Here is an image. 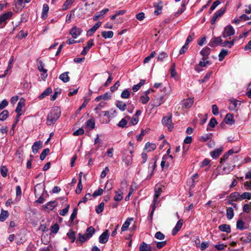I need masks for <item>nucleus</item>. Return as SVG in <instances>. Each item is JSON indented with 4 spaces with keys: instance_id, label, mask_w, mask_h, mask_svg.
I'll return each instance as SVG.
<instances>
[{
    "instance_id": "nucleus-1",
    "label": "nucleus",
    "mask_w": 251,
    "mask_h": 251,
    "mask_svg": "<svg viewBox=\"0 0 251 251\" xmlns=\"http://www.w3.org/2000/svg\"><path fill=\"white\" fill-rule=\"evenodd\" d=\"M61 115V110L59 107H53L47 116V124L48 126L53 125L59 119Z\"/></svg>"
},
{
    "instance_id": "nucleus-2",
    "label": "nucleus",
    "mask_w": 251,
    "mask_h": 251,
    "mask_svg": "<svg viewBox=\"0 0 251 251\" xmlns=\"http://www.w3.org/2000/svg\"><path fill=\"white\" fill-rule=\"evenodd\" d=\"M154 191H155V194H154L153 200L152 210L151 212L150 216H149V218H150L151 219H152V215H153L154 211L155 209L156 204L158 202V197L162 192V189L161 187V185L160 184H156V185L155 186V187H154Z\"/></svg>"
},
{
    "instance_id": "nucleus-3",
    "label": "nucleus",
    "mask_w": 251,
    "mask_h": 251,
    "mask_svg": "<svg viewBox=\"0 0 251 251\" xmlns=\"http://www.w3.org/2000/svg\"><path fill=\"white\" fill-rule=\"evenodd\" d=\"M13 13L11 11L3 13L0 16V24L2 25L0 28H3L6 25L7 21L11 19Z\"/></svg>"
},
{
    "instance_id": "nucleus-4",
    "label": "nucleus",
    "mask_w": 251,
    "mask_h": 251,
    "mask_svg": "<svg viewBox=\"0 0 251 251\" xmlns=\"http://www.w3.org/2000/svg\"><path fill=\"white\" fill-rule=\"evenodd\" d=\"M172 114L168 113L166 116L163 118L162 123L163 125L167 126L168 129L171 131L173 128V125L172 121Z\"/></svg>"
},
{
    "instance_id": "nucleus-5",
    "label": "nucleus",
    "mask_w": 251,
    "mask_h": 251,
    "mask_svg": "<svg viewBox=\"0 0 251 251\" xmlns=\"http://www.w3.org/2000/svg\"><path fill=\"white\" fill-rule=\"evenodd\" d=\"M226 10V7H222L220 8L219 10L217 11L213 16L211 20V24L212 25H214L217 19L221 17L225 13Z\"/></svg>"
},
{
    "instance_id": "nucleus-6",
    "label": "nucleus",
    "mask_w": 251,
    "mask_h": 251,
    "mask_svg": "<svg viewBox=\"0 0 251 251\" xmlns=\"http://www.w3.org/2000/svg\"><path fill=\"white\" fill-rule=\"evenodd\" d=\"M234 33L235 30L233 27L231 25H228L225 27L224 30L222 33V36L223 38H226L234 35Z\"/></svg>"
},
{
    "instance_id": "nucleus-7",
    "label": "nucleus",
    "mask_w": 251,
    "mask_h": 251,
    "mask_svg": "<svg viewBox=\"0 0 251 251\" xmlns=\"http://www.w3.org/2000/svg\"><path fill=\"white\" fill-rule=\"evenodd\" d=\"M240 150H235L234 149H231L225 153L223 157L221 159L220 163L223 164L225 161H226L229 157V155H232L233 153H238Z\"/></svg>"
},
{
    "instance_id": "nucleus-8",
    "label": "nucleus",
    "mask_w": 251,
    "mask_h": 251,
    "mask_svg": "<svg viewBox=\"0 0 251 251\" xmlns=\"http://www.w3.org/2000/svg\"><path fill=\"white\" fill-rule=\"evenodd\" d=\"M222 42L221 36L213 37L209 43V45L211 47H215L218 45L221 46Z\"/></svg>"
},
{
    "instance_id": "nucleus-9",
    "label": "nucleus",
    "mask_w": 251,
    "mask_h": 251,
    "mask_svg": "<svg viewBox=\"0 0 251 251\" xmlns=\"http://www.w3.org/2000/svg\"><path fill=\"white\" fill-rule=\"evenodd\" d=\"M109 232L108 230L106 229L99 237V242L101 244L106 243L109 239Z\"/></svg>"
},
{
    "instance_id": "nucleus-10",
    "label": "nucleus",
    "mask_w": 251,
    "mask_h": 251,
    "mask_svg": "<svg viewBox=\"0 0 251 251\" xmlns=\"http://www.w3.org/2000/svg\"><path fill=\"white\" fill-rule=\"evenodd\" d=\"M108 11V8H105L100 12H96L93 17V20L97 21L99 19L102 18L104 15Z\"/></svg>"
},
{
    "instance_id": "nucleus-11",
    "label": "nucleus",
    "mask_w": 251,
    "mask_h": 251,
    "mask_svg": "<svg viewBox=\"0 0 251 251\" xmlns=\"http://www.w3.org/2000/svg\"><path fill=\"white\" fill-rule=\"evenodd\" d=\"M82 30L81 28L76 26L73 27L70 31V34L72 36L73 38H76L80 35Z\"/></svg>"
},
{
    "instance_id": "nucleus-12",
    "label": "nucleus",
    "mask_w": 251,
    "mask_h": 251,
    "mask_svg": "<svg viewBox=\"0 0 251 251\" xmlns=\"http://www.w3.org/2000/svg\"><path fill=\"white\" fill-rule=\"evenodd\" d=\"M236 227L239 230H242L249 227V224L245 221H237Z\"/></svg>"
},
{
    "instance_id": "nucleus-13",
    "label": "nucleus",
    "mask_w": 251,
    "mask_h": 251,
    "mask_svg": "<svg viewBox=\"0 0 251 251\" xmlns=\"http://www.w3.org/2000/svg\"><path fill=\"white\" fill-rule=\"evenodd\" d=\"M101 22H98L95 24L90 29L87 31V36H91L94 32L97 30V29L101 25Z\"/></svg>"
},
{
    "instance_id": "nucleus-14",
    "label": "nucleus",
    "mask_w": 251,
    "mask_h": 251,
    "mask_svg": "<svg viewBox=\"0 0 251 251\" xmlns=\"http://www.w3.org/2000/svg\"><path fill=\"white\" fill-rule=\"evenodd\" d=\"M94 40L90 39L87 43V46L83 48V49L81 52V54L82 55H85L87 53L90 49L94 45Z\"/></svg>"
},
{
    "instance_id": "nucleus-15",
    "label": "nucleus",
    "mask_w": 251,
    "mask_h": 251,
    "mask_svg": "<svg viewBox=\"0 0 251 251\" xmlns=\"http://www.w3.org/2000/svg\"><path fill=\"white\" fill-rule=\"evenodd\" d=\"M44 188L43 187L41 184H38L35 185L34 188V194L36 197L38 196L43 195Z\"/></svg>"
},
{
    "instance_id": "nucleus-16",
    "label": "nucleus",
    "mask_w": 251,
    "mask_h": 251,
    "mask_svg": "<svg viewBox=\"0 0 251 251\" xmlns=\"http://www.w3.org/2000/svg\"><path fill=\"white\" fill-rule=\"evenodd\" d=\"M241 196L238 192H235L232 193L228 198V201H241Z\"/></svg>"
},
{
    "instance_id": "nucleus-17",
    "label": "nucleus",
    "mask_w": 251,
    "mask_h": 251,
    "mask_svg": "<svg viewBox=\"0 0 251 251\" xmlns=\"http://www.w3.org/2000/svg\"><path fill=\"white\" fill-rule=\"evenodd\" d=\"M210 51L209 48L205 47L200 51V54L202 56V60L204 61L208 58L207 56L210 54Z\"/></svg>"
},
{
    "instance_id": "nucleus-18",
    "label": "nucleus",
    "mask_w": 251,
    "mask_h": 251,
    "mask_svg": "<svg viewBox=\"0 0 251 251\" xmlns=\"http://www.w3.org/2000/svg\"><path fill=\"white\" fill-rule=\"evenodd\" d=\"M43 147V144L42 141H38L35 142L32 147V151L34 153H36L38 150Z\"/></svg>"
},
{
    "instance_id": "nucleus-19",
    "label": "nucleus",
    "mask_w": 251,
    "mask_h": 251,
    "mask_svg": "<svg viewBox=\"0 0 251 251\" xmlns=\"http://www.w3.org/2000/svg\"><path fill=\"white\" fill-rule=\"evenodd\" d=\"M183 224V221H178L175 227L172 230V235H175L177 233V232L180 230Z\"/></svg>"
},
{
    "instance_id": "nucleus-20",
    "label": "nucleus",
    "mask_w": 251,
    "mask_h": 251,
    "mask_svg": "<svg viewBox=\"0 0 251 251\" xmlns=\"http://www.w3.org/2000/svg\"><path fill=\"white\" fill-rule=\"evenodd\" d=\"M223 151V147L216 149L214 151L210 152V155L212 158H216L218 157H219V156L221 154Z\"/></svg>"
},
{
    "instance_id": "nucleus-21",
    "label": "nucleus",
    "mask_w": 251,
    "mask_h": 251,
    "mask_svg": "<svg viewBox=\"0 0 251 251\" xmlns=\"http://www.w3.org/2000/svg\"><path fill=\"white\" fill-rule=\"evenodd\" d=\"M224 122L228 125H231L233 124L234 123V120L233 115L229 113L226 114L224 119Z\"/></svg>"
},
{
    "instance_id": "nucleus-22",
    "label": "nucleus",
    "mask_w": 251,
    "mask_h": 251,
    "mask_svg": "<svg viewBox=\"0 0 251 251\" xmlns=\"http://www.w3.org/2000/svg\"><path fill=\"white\" fill-rule=\"evenodd\" d=\"M139 250L140 251H151V248L150 245L142 242L140 245Z\"/></svg>"
},
{
    "instance_id": "nucleus-23",
    "label": "nucleus",
    "mask_w": 251,
    "mask_h": 251,
    "mask_svg": "<svg viewBox=\"0 0 251 251\" xmlns=\"http://www.w3.org/2000/svg\"><path fill=\"white\" fill-rule=\"evenodd\" d=\"M193 100L191 98H188L186 100H184L182 101V104L184 108H189L193 105Z\"/></svg>"
},
{
    "instance_id": "nucleus-24",
    "label": "nucleus",
    "mask_w": 251,
    "mask_h": 251,
    "mask_svg": "<svg viewBox=\"0 0 251 251\" xmlns=\"http://www.w3.org/2000/svg\"><path fill=\"white\" fill-rule=\"evenodd\" d=\"M49 10V7L47 4H44L43 5V10L42 13V18L43 19L47 18L48 16V12Z\"/></svg>"
},
{
    "instance_id": "nucleus-25",
    "label": "nucleus",
    "mask_w": 251,
    "mask_h": 251,
    "mask_svg": "<svg viewBox=\"0 0 251 251\" xmlns=\"http://www.w3.org/2000/svg\"><path fill=\"white\" fill-rule=\"evenodd\" d=\"M68 72L61 74L59 76V79L64 83L68 82L70 80V77L68 76Z\"/></svg>"
},
{
    "instance_id": "nucleus-26",
    "label": "nucleus",
    "mask_w": 251,
    "mask_h": 251,
    "mask_svg": "<svg viewBox=\"0 0 251 251\" xmlns=\"http://www.w3.org/2000/svg\"><path fill=\"white\" fill-rule=\"evenodd\" d=\"M156 146L155 144L147 143L144 149L147 150L148 152L152 151L155 150Z\"/></svg>"
},
{
    "instance_id": "nucleus-27",
    "label": "nucleus",
    "mask_w": 251,
    "mask_h": 251,
    "mask_svg": "<svg viewBox=\"0 0 251 251\" xmlns=\"http://www.w3.org/2000/svg\"><path fill=\"white\" fill-rule=\"evenodd\" d=\"M116 106L122 111H125L126 108V103L120 100H117L116 101Z\"/></svg>"
},
{
    "instance_id": "nucleus-28",
    "label": "nucleus",
    "mask_w": 251,
    "mask_h": 251,
    "mask_svg": "<svg viewBox=\"0 0 251 251\" xmlns=\"http://www.w3.org/2000/svg\"><path fill=\"white\" fill-rule=\"evenodd\" d=\"M25 106L24 100L21 99L18 102L17 107L15 110V112L17 113V114H21L20 112L22 111V108Z\"/></svg>"
},
{
    "instance_id": "nucleus-29",
    "label": "nucleus",
    "mask_w": 251,
    "mask_h": 251,
    "mask_svg": "<svg viewBox=\"0 0 251 251\" xmlns=\"http://www.w3.org/2000/svg\"><path fill=\"white\" fill-rule=\"evenodd\" d=\"M126 118L128 120L131 119L130 122H129V126L136 125L139 121L138 117H136L134 115L133 116L132 118H130V117L128 116H126Z\"/></svg>"
},
{
    "instance_id": "nucleus-30",
    "label": "nucleus",
    "mask_w": 251,
    "mask_h": 251,
    "mask_svg": "<svg viewBox=\"0 0 251 251\" xmlns=\"http://www.w3.org/2000/svg\"><path fill=\"white\" fill-rule=\"evenodd\" d=\"M75 0H66L62 5V10L64 11L68 9L74 2Z\"/></svg>"
},
{
    "instance_id": "nucleus-31",
    "label": "nucleus",
    "mask_w": 251,
    "mask_h": 251,
    "mask_svg": "<svg viewBox=\"0 0 251 251\" xmlns=\"http://www.w3.org/2000/svg\"><path fill=\"white\" fill-rule=\"evenodd\" d=\"M52 92V90L50 87H48L39 97L40 100L43 99L45 97L49 95Z\"/></svg>"
},
{
    "instance_id": "nucleus-32",
    "label": "nucleus",
    "mask_w": 251,
    "mask_h": 251,
    "mask_svg": "<svg viewBox=\"0 0 251 251\" xmlns=\"http://www.w3.org/2000/svg\"><path fill=\"white\" fill-rule=\"evenodd\" d=\"M115 193L116 195L114 198V200L117 201H121L123 198V192L119 189L118 191H115Z\"/></svg>"
},
{
    "instance_id": "nucleus-33",
    "label": "nucleus",
    "mask_w": 251,
    "mask_h": 251,
    "mask_svg": "<svg viewBox=\"0 0 251 251\" xmlns=\"http://www.w3.org/2000/svg\"><path fill=\"white\" fill-rule=\"evenodd\" d=\"M57 204V202L55 201H50L47 203L46 206H45V208L50 210H51Z\"/></svg>"
},
{
    "instance_id": "nucleus-34",
    "label": "nucleus",
    "mask_w": 251,
    "mask_h": 251,
    "mask_svg": "<svg viewBox=\"0 0 251 251\" xmlns=\"http://www.w3.org/2000/svg\"><path fill=\"white\" fill-rule=\"evenodd\" d=\"M86 127L90 130L94 129L95 127V122L93 119L88 120L86 122Z\"/></svg>"
},
{
    "instance_id": "nucleus-35",
    "label": "nucleus",
    "mask_w": 251,
    "mask_h": 251,
    "mask_svg": "<svg viewBox=\"0 0 251 251\" xmlns=\"http://www.w3.org/2000/svg\"><path fill=\"white\" fill-rule=\"evenodd\" d=\"M145 82V80L144 79H142L140 80V82L134 85L132 87V90L133 92H135L139 90L140 88L144 84Z\"/></svg>"
},
{
    "instance_id": "nucleus-36",
    "label": "nucleus",
    "mask_w": 251,
    "mask_h": 251,
    "mask_svg": "<svg viewBox=\"0 0 251 251\" xmlns=\"http://www.w3.org/2000/svg\"><path fill=\"white\" fill-rule=\"evenodd\" d=\"M114 33L112 31H104L101 32L102 36L105 38H111L113 36Z\"/></svg>"
},
{
    "instance_id": "nucleus-37",
    "label": "nucleus",
    "mask_w": 251,
    "mask_h": 251,
    "mask_svg": "<svg viewBox=\"0 0 251 251\" xmlns=\"http://www.w3.org/2000/svg\"><path fill=\"white\" fill-rule=\"evenodd\" d=\"M219 229L222 231L229 233L230 232V227L229 225L223 224L219 226Z\"/></svg>"
},
{
    "instance_id": "nucleus-38",
    "label": "nucleus",
    "mask_w": 251,
    "mask_h": 251,
    "mask_svg": "<svg viewBox=\"0 0 251 251\" xmlns=\"http://www.w3.org/2000/svg\"><path fill=\"white\" fill-rule=\"evenodd\" d=\"M95 233V229L92 226H90L86 229V234L87 235V237H89V238L92 237Z\"/></svg>"
},
{
    "instance_id": "nucleus-39",
    "label": "nucleus",
    "mask_w": 251,
    "mask_h": 251,
    "mask_svg": "<svg viewBox=\"0 0 251 251\" xmlns=\"http://www.w3.org/2000/svg\"><path fill=\"white\" fill-rule=\"evenodd\" d=\"M228 54V51L225 49H222L219 54V60L222 61L225 56Z\"/></svg>"
},
{
    "instance_id": "nucleus-40",
    "label": "nucleus",
    "mask_w": 251,
    "mask_h": 251,
    "mask_svg": "<svg viewBox=\"0 0 251 251\" xmlns=\"http://www.w3.org/2000/svg\"><path fill=\"white\" fill-rule=\"evenodd\" d=\"M156 160L157 158L155 159H152L150 160L149 165V169L152 170L153 171V170L156 168Z\"/></svg>"
},
{
    "instance_id": "nucleus-41",
    "label": "nucleus",
    "mask_w": 251,
    "mask_h": 251,
    "mask_svg": "<svg viewBox=\"0 0 251 251\" xmlns=\"http://www.w3.org/2000/svg\"><path fill=\"white\" fill-rule=\"evenodd\" d=\"M9 115V112L7 110H3L0 113V121H3L5 120Z\"/></svg>"
},
{
    "instance_id": "nucleus-42",
    "label": "nucleus",
    "mask_w": 251,
    "mask_h": 251,
    "mask_svg": "<svg viewBox=\"0 0 251 251\" xmlns=\"http://www.w3.org/2000/svg\"><path fill=\"white\" fill-rule=\"evenodd\" d=\"M90 239L89 237H87V236L86 234H78V238L77 240L80 241L81 243H83L86 241L88 239Z\"/></svg>"
},
{
    "instance_id": "nucleus-43",
    "label": "nucleus",
    "mask_w": 251,
    "mask_h": 251,
    "mask_svg": "<svg viewBox=\"0 0 251 251\" xmlns=\"http://www.w3.org/2000/svg\"><path fill=\"white\" fill-rule=\"evenodd\" d=\"M186 3L185 1H182L181 3V7L179 10H178L177 12L175 13V16L178 17L183 12H184L185 10V7Z\"/></svg>"
},
{
    "instance_id": "nucleus-44",
    "label": "nucleus",
    "mask_w": 251,
    "mask_h": 251,
    "mask_svg": "<svg viewBox=\"0 0 251 251\" xmlns=\"http://www.w3.org/2000/svg\"><path fill=\"white\" fill-rule=\"evenodd\" d=\"M0 171L1 175L2 177H6L8 170L6 166L3 165L1 166L0 168Z\"/></svg>"
},
{
    "instance_id": "nucleus-45",
    "label": "nucleus",
    "mask_w": 251,
    "mask_h": 251,
    "mask_svg": "<svg viewBox=\"0 0 251 251\" xmlns=\"http://www.w3.org/2000/svg\"><path fill=\"white\" fill-rule=\"evenodd\" d=\"M132 160V155H127L125 157H123V161L125 162V163L127 165H129L131 164Z\"/></svg>"
},
{
    "instance_id": "nucleus-46",
    "label": "nucleus",
    "mask_w": 251,
    "mask_h": 251,
    "mask_svg": "<svg viewBox=\"0 0 251 251\" xmlns=\"http://www.w3.org/2000/svg\"><path fill=\"white\" fill-rule=\"evenodd\" d=\"M234 216L233 209L231 207H229L226 210V217L228 219H231Z\"/></svg>"
},
{
    "instance_id": "nucleus-47",
    "label": "nucleus",
    "mask_w": 251,
    "mask_h": 251,
    "mask_svg": "<svg viewBox=\"0 0 251 251\" xmlns=\"http://www.w3.org/2000/svg\"><path fill=\"white\" fill-rule=\"evenodd\" d=\"M49 152L50 149L49 148L44 149L40 154V159L41 160H44L47 155L49 153Z\"/></svg>"
},
{
    "instance_id": "nucleus-48",
    "label": "nucleus",
    "mask_w": 251,
    "mask_h": 251,
    "mask_svg": "<svg viewBox=\"0 0 251 251\" xmlns=\"http://www.w3.org/2000/svg\"><path fill=\"white\" fill-rule=\"evenodd\" d=\"M68 237L71 239V242L73 243L75 240V232L72 230H70L67 234Z\"/></svg>"
},
{
    "instance_id": "nucleus-49",
    "label": "nucleus",
    "mask_w": 251,
    "mask_h": 251,
    "mask_svg": "<svg viewBox=\"0 0 251 251\" xmlns=\"http://www.w3.org/2000/svg\"><path fill=\"white\" fill-rule=\"evenodd\" d=\"M235 167V165L232 166H228L227 167L224 166L223 170L225 173L228 174L234 169Z\"/></svg>"
},
{
    "instance_id": "nucleus-50",
    "label": "nucleus",
    "mask_w": 251,
    "mask_h": 251,
    "mask_svg": "<svg viewBox=\"0 0 251 251\" xmlns=\"http://www.w3.org/2000/svg\"><path fill=\"white\" fill-rule=\"evenodd\" d=\"M241 201L244 199L251 200V193L244 192L242 195H240Z\"/></svg>"
},
{
    "instance_id": "nucleus-51",
    "label": "nucleus",
    "mask_w": 251,
    "mask_h": 251,
    "mask_svg": "<svg viewBox=\"0 0 251 251\" xmlns=\"http://www.w3.org/2000/svg\"><path fill=\"white\" fill-rule=\"evenodd\" d=\"M8 212L6 210L2 209L0 215V220H5L8 218Z\"/></svg>"
},
{
    "instance_id": "nucleus-52",
    "label": "nucleus",
    "mask_w": 251,
    "mask_h": 251,
    "mask_svg": "<svg viewBox=\"0 0 251 251\" xmlns=\"http://www.w3.org/2000/svg\"><path fill=\"white\" fill-rule=\"evenodd\" d=\"M82 184L81 179H79L78 183L77 184V188L75 190V193L77 194H79L82 190Z\"/></svg>"
},
{
    "instance_id": "nucleus-53",
    "label": "nucleus",
    "mask_w": 251,
    "mask_h": 251,
    "mask_svg": "<svg viewBox=\"0 0 251 251\" xmlns=\"http://www.w3.org/2000/svg\"><path fill=\"white\" fill-rule=\"evenodd\" d=\"M130 96V92L127 89H125L121 93V97L123 99H128Z\"/></svg>"
},
{
    "instance_id": "nucleus-54",
    "label": "nucleus",
    "mask_w": 251,
    "mask_h": 251,
    "mask_svg": "<svg viewBox=\"0 0 251 251\" xmlns=\"http://www.w3.org/2000/svg\"><path fill=\"white\" fill-rule=\"evenodd\" d=\"M127 124V122L125 118H123L118 123V126L120 127L124 128L126 127V125Z\"/></svg>"
},
{
    "instance_id": "nucleus-55",
    "label": "nucleus",
    "mask_w": 251,
    "mask_h": 251,
    "mask_svg": "<svg viewBox=\"0 0 251 251\" xmlns=\"http://www.w3.org/2000/svg\"><path fill=\"white\" fill-rule=\"evenodd\" d=\"M104 202H101L98 206H97L96 207V212L98 214H100L101 212H102V211H103V208H104Z\"/></svg>"
},
{
    "instance_id": "nucleus-56",
    "label": "nucleus",
    "mask_w": 251,
    "mask_h": 251,
    "mask_svg": "<svg viewBox=\"0 0 251 251\" xmlns=\"http://www.w3.org/2000/svg\"><path fill=\"white\" fill-rule=\"evenodd\" d=\"M212 136V133H207V134H206L201 136L200 140H201V141L202 142H206L208 140L211 138Z\"/></svg>"
},
{
    "instance_id": "nucleus-57",
    "label": "nucleus",
    "mask_w": 251,
    "mask_h": 251,
    "mask_svg": "<svg viewBox=\"0 0 251 251\" xmlns=\"http://www.w3.org/2000/svg\"><path fill=\"white\" fill-rule=\"evenodd\" d=\"M155 54H156V52H155V51H152L150 55H149L148 56L146 57L144 59V63H148L150 61L151 58L154 57L155 56Z\"/></svg>"
},
{
    "instance_id": "nucleus-58",
    "label": "nucleus",
    "mask_w": 251,
    "mask_h": 251,
    "mask_svg": "<svg viewBox=\"0 0 251 251\" xmlns=\"http://www.w3.org/2000/svg\"><path fill=\"white\" fill-rule=\"evenodd\" d=\"M59 229V225L57 224H55L51 226L50 228L51 232L52 233L56 234L58 232Z\"/></svg>"
},
{
    "instance_id": "nucleus-59",
    "label": "nucleus",
    "mask_w": 251,
    "mask_h": 251,
    "mask_svg": "<svg viewBox=\"0 0 251 251\" xmlns=\"http://www.w3.org/2000/svg\"><path fill=\"white\" fill-rule=\"evenodd\" d=\"M170 71L171 76L173 77H174L176 75V66H175V63H173L172 65V66L170 69Z\"/></svg>"
},
{
    "instance_id": "nucleus-60",
    "label": "nucleus",
    "mask_w": 251,
    "mask_h": 251,
    "mask_svg": "<svg viewBox=\"0 0 251 251\" xmlns=\"http://www.w3.org/2000/svg\"><path fill=\"white\" fill-rule=\"evenodd\" d=\"M194 36H195L194 32L190 33V34L187 37V38L186 40V42H185V44L186 45L188 46L189 43L193 40Z\"/></svg>"
},
{
    "instance_id": "nucleus-61",
    "label": "nucleus",
    "mask_w": 251,
    "mask_h": 251,
    "mask_svg": "<svg viewBox=\"0 0 251 251\" xmlns=\"http://www.w3.org/2000/svg\"><path fill=\"white\" fill-rule=\"evenodd\" d=\"M140 100L142 103L145 104L148 102L150 98L147 95H142L140 98Z\"/></svg>"
},
{
    "instance_id": "nucleus-62",
    "label": "nucleus",
    "mask_w": 251,
    "mask_h": 251,
    "mask_svg": "<svg viewBox=\"0 0 251 251\" xmlns=\"http://www.w3.org/2000/svg\"><path fill=\"white\" fill-rule=\"evenodd\" d=\"M168 57V54L165 52H161L157 57L158 61H162L165 57Z\"/></svg>"
},
{
    "instance_id": "nucleus-63",
    "label": "nucleus",
    "mask_w": 251,
    "mask_h": 251,
    "mask_svg": "<svg viewBox=\"0 0 251 251\" xmlns=\"http://www.w3.org/2000/svg\"><path fill=\"white\" fill-rule=\"evenodd\" d=\"M218 124L216 119L215 118H212L208 124V126L211 127H214L215 126Z\"/></svg>"
},
{
    "instance_id": "nucleus-64",
    "label": "nucleus",
    "mask_w": 251,
    "mask_h": 251,
    "mask_svg": "<svg viewBox=\"0 0 251 251\" xmlns=\"http://www.w3.org/2000/svg\"><path fill=\"white\" fill-rule=\"evenodd\" d=\"M103 189L101 188H99L98 190H96L93 194L92 196L94 197H96L99 196H101L103 193Z\"/></svg>"
}]
</instances>
